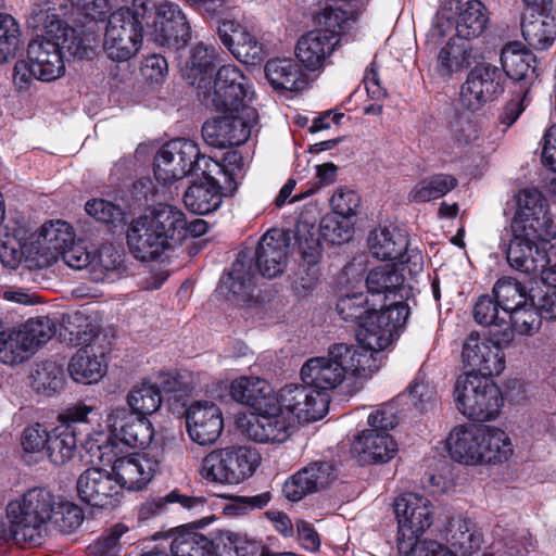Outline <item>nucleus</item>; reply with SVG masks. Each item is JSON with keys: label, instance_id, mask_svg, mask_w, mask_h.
I'll use <instances>...</instances> for the list:
<instances>
[{"label": "nucleus", "instance_id": "nucleus-26", "mask_svg": "<svg viewBox=\"0 0 556 556\" xmlns=\"http://www.w3.org/2000/svg\"><path fill=\"white\" fill-rule=\"evenodd\" d=\"M337 477V470L331 463L313 462L289 478L282 491L288 500L298 502L308 494L327 489Z\"/></svg>", "mask_w": 556, "mask_h": 556}, {"label": "nucleus", "instance_id": "nucleus-4", "mask_svg": "<svg viewBox=\"0 0 556 556\" xmlns=\"http://www.w3.org/2000/svg\"><path fill=\"white\" fill-rule=\"evenodd\" d=\"M379 363L371 354H357L354 345L336 343L329 346L328 355L309 358L301 368V380L312 383L317 390L327 393L345 379L356 378L351 393L358 391Z\"/></svg>", "mask_w": 556, "mask_h": 556}, {"label": "nucleus", "instance_id": "nucleus-39", "mask_svg": "<svg viewBox=\"0 0 556 556\" xmlns=\"http://www.w3.org/2000/svg\"><path fill=\"white\" fill-rule=\"evenodd\" d=\"M265 75L275 89L300 91L306 86L305 75L292 59L269 60L265 65Z\"/></svg>", "mask_w": 556, "mask_h": 556}, {"label": "nucleus", "instance_id": "nucleus-51", "mask_svg": "<svg viewBox=\"0 0 556 556\" xmlns=\"http://www.w3.org/2000/svg\"><path fill=\"white\" fill-rule=\"evenodd\" d=\"M457 186V179L452 175L438 174L422 179L408 193L410 202L422 203L445 195Z\"/></svg>", "mask_w": 556, "mask_h": 556}, {"label": "nucleus", "instance_id": "nucleus-8", "mask_svg": "<svg viewBox=\"0 0 556 556\" xmlns=\"http://www.w3.org/2000/svg\"><path fill=\"white\" fill-rule=\"evenodd\" d=\"M399 522L397 551L401 556H437L443 544L434 540L419 541L433 522V507L428 498L417 493H405L394 502Z\"/></svg>", "mask_w": 556, "mask_h": 556}, {"label": "nucleus", "instance_id": "nucleus-40", "mask_svg": "<svg viewBox=\"0 0 556 556\" xmlns=\"http://www.w3.org/2000/svg\"><path fill=\"white\" fill-rule=\"evenodd\" d=\"M67 369L74 381L92 384L105 375L106 365L102 355L98 356L90 346H85L73 355Z\"/></svg>", "mask_w": 556, "mask_h": 556}, {"label": "nucleus", "instance_id": "nucleus-23", "mask_svg": "<svg viewBox=\"0 0 556 556\" xmlns=\"http://www.w3.org/2000/svg\"><path fill=\"white\" fill-rule=\"evenodd\" d=\"M190 440L201 446L213 445L224 429L220 408L211 401H194L185 410Z\"/></svg>", "mask_w": 556, "mask_h": 556}, {"label": "nucleus", "instance_id": "nucleus-10", "mask_svg": "<svg viewBox=\"0 0 556 556\" xmlns=\"http://www.w3.org/2000/svg\"><path fill=\"white\" fill-rule=\"evenodd\" d=\"M261 462V454L251 446L214 448L202 458L199 475L212 483L239 484L255 473Z\"/></svg>", "mask_w": 556, "mask_h": 556}, {"label": "nucleus", "instance_id": "nucleus-28", "mask_svg": "<svg viewBox=\"0 0 556 556\" xmlns=\"http://www.w3.org/2000/svg\"><path fill=\"white\" fill-rule=\"evenodd\" d=\"M163 540L168 543L170 556H219L223 536L203 535L190 527H179L164 532Z\"/></svg>", "mask_w": 556, "mask_h": 556}, {"label": "nucleus", "instance_id": "nucleus-52", "mask_svg": "<svg viewBox=\"0 0 556 556\" xmlns=\"http://www.w3.org/2000/svg\"><path fill=\"white\" fill-rule=\"evenodd\" d=\"M26 341L20 327L0 330V361L3 364L16 365L28 359L33 352Z\"/></svg>", "mask_w": 556, "mask_h": 556}, {"label": "nucleus", "instance_id": "nucleus-53", "mask_svg": "<svg viewBox=\"0 0 556 556\" xmlns=\"http://www.w3.org/2000/svg\"><path fill=\"white\" fill-rule=\"evenodd\" d=\"M128 531L124 525L117 523L111 528L108 533L102 534L88 546L90 556H117L118 554H132L128 551L130 542L123 540V535Z\"/></svg>", "mask_w": 556, "mask_h": 556}, {"label": "nucleus", "instance_id": "nucleus-35", "mask_svg": "<svg viewBox=\"0 0 556 556\" xmlns=\"http://www.w3.org/2000/svg\"><path fill=\"white\" fill-rule=\"evenodd\" d=\"M231 397L260 412L270 408V404L277 403V394L271 386L258 377H240L231 382Z\"/></svg>", "mask_w": 556, "mask_h": 556}, {"label": "nucleus", "instance_id": "nucleus-11", "mask_svg": "<svg viewBox=\"0 0 556 556\" xmlns=\"http://www.w3.org/2000/svg\"><path fill=\"white\" fill-rule=\"evenodd\" d=\"M371 306L372 312H368L356 330L359 346H355V349L357 354H371L380 365L381 361L376 356L392 342L396 330L406 323L409 308L406 303L395 301L388 307L381 305L377 309L375 299H372Z\"/></svg>", "mask_w": 556, "mask_h": 556}, {"label": "nucleus", "instance_id": "nucleus-61", "mask_svg": "<svg viewBox=\"0 0 556 556\" xmlns=\"http://www.w3.org/2000/svg\"><path fill=\"white\" fill-rule=\"evenodd\" d=\"M20 329L33 354L35 351L46 344L55 333V324L48 316H38L29 318L25 324L20 326Z\"/></svg>", "mask_w": 556, "mask_h": 556}, {"label": "nucleus", "instance_id": "nucleus-2", "mask_svg": "<svg viewBox=\"0 0 556 556\" xmlns=\"http://www.w3.org/2000/svg\"><path fill=\"white\" fill-rule=\"evenodd\" d=\"M315 218L301 213L293 228H273L265 232L255 250L254 267L265 278L280 276L287 266L291 241L298 247L302 260L309 266L316 265L321 257V243L315 232Z\"/></svg>", "mask_w": 556, "mask_h": 556}, {"label": "nucleus", "instance_id": "nucleus-27", "mask_svg": "<svg viewBox=\"0 0 556 556\" xmlns=\"http://www.w3.org/2000/svg\"><path fill=\"white\" fill-rule=\"evenodd\" d=\"M270 406L273 407L260 410L257 416L248 422V437L258 443H283L290 437L294 418L286 413L278 402Z\"/></svg>", "mask_w": 556, "mask_h": 556}, {"label": "nucleus", "instance_id": "nucleus-56", "mask_svg": "<svg viewBox=\"0 0 556 556\" xmlns=\"http://www.w3.org/2000/svg\"><path fill=\"white\" fill-rule=\"evenodd\" d=\"M507 317L494 295H481L473 306L475 320L481 326L490 327V330L504 329L505 326H509Z\"/></svg>", "mask_w": 556, "mask_h": 556}, {"label": "nucleus", "instance_id": "nucleus-3", "mask_svg": "<svg viewBox=\"0 0 556 556\" xmlns=\"http://www.w3.org/2000/svg\"><path fill=\"white\" fill-rule=\"evenodd\" d=\"M83 40L75 28L64 29L56 38L36 37L27 48V60H20L13 68L12 80L20 90L29 88L34 79L51 81L63 75V54L80 55Z\"/></svg>", "mask_w": 556, "mask_h": 556}, {"label": "nucleus", "instance_id": "nucleus-63", "mask_svg": "<svg viewBox=\"0 0 556 556\" xmlns=\"http://www.w3.org/2000/svg\"><path fill=\"white\" fill-rule=\"evenodd\" d=\"M50 432L43 426L36 424L27 427L22 434L23 458L27 464L38 462L45 456Z\"/></svg>", "mask_w": 556, "mask_h": 556}, {"label": "nucleus", "instance_id": "nucleus-38", "mask_svg": "<svg viewBox=\"0 0 556 556\" xmlns=\"http://www.w3.org/2000/svg\"><path fill=\"white\" fill-rule=\"evenodd\" d=\"M215 53L214 47L204 43H198L191 49L190 59L182 71V76L189 85L198 89L210 85L215 67Z\"/></svg>", "mask_w": 556, "mask_h": 556}, {"label": "nucleus", "instance_id": "nucleus-42", "mask_svg": "<svg viewBox=\"0 0 556 556\" xmlns=\"http://www.w3.org/2000/svg\"><path fill=\"white\" fill-rule=\"evenodd\" d=\"M521 30L529 46L538 50L547 49L556 38V16L532 13L522 20Z\"/></svg>", "mask_w": 556, "mask_h": 556}, {"label": "nucleus", "instance_id": "nucleus-31", "mask_svg": "<svg viewBox=\"0 0 556 556\" xmlns=\"http://www.w3.org/2000/svg\"><path fill=\"white\" fill-rule=\"evenodd\" d=\"M73 240L72 227L66 222L55 220L43 224L37 240L39 255L37 265L48 267L54 264Z\"/></svg>", "mask_w": 556, "mask_h": 556}, {"label": "nucleus", "instance_id": "nucleus-32", "mask_svg": "<svg viewBox=\"0 0 556 556\" xmlns=\"http://www.w3.org/2000/svg\"><path fill=\"white\" fill-rule=\"evenodd\" d=\"M155 466L144 455L132 454L115 459L111 470L125 493V490H142L151 481Z\"/></svg>", "mask_w": 556, "mask_h": 556}, {"label": "nucleus", "instance_id": "nucleus-64", "mask_svg": "<svg viewBox=\"0 0 556 556\" xmlns=\"http://www.w3.org/2000/svg\"><path fill=\"white\" fill-rule=\"evenodd\" d=\"M20 25L8 14L0 13V64L14 58L20 43Z\"/></svg>", "mask_w": 556, "mask_h": 556}, {"label": "nucleus", "instance_id": "nucleus-45", "mask_svg": "<svg viewBox=\"0 0 556 556\" xmlns=\"http://www.w3.org/2000/svg\"><path fill=\"white\" fill-rule=\"evenodd\" d=\"M472 63H475L472 49L459 37L450 39L438 55V68L444 76L465 71Z\"/></svg>", "mask_w": 556, "mask_h": 556}, {"label": "nucleus", "instance_id": "nucleus-13", "mask_svg": "<svg viewBox=\"0 0 556 556\" xmlns=\"http://www.w3.org/2000/svg\"><path fill=\"white\" fill-rule=\"evenodd\" d=\"M514 340L509 326L504 329L490 330L489 339H481L476 332L469 334L463 345V362L481 376L500 375L505 368L503 349Z\"/></svg>", "mask_w": 556, "mask_h": 556}, {"label": "nucleus", "instance_id": "nucleus-1", "mask_svg": "<svg viewBox=\"0 0 556 556\" xmlns=\"http://www.w3.org/2000/svg\"><path fill=\"white\" fill-rule=\"evenodd\" d=\"M206 230L205 220L195 218L187 222L181 211L172 205H160L131 222L127 231V243L136 258L143 262L154 261L188 235L200 237Z\"/></svg>", "mask_w": 556, "mask_h": 556}, {"label": "nucleus", "instance_id": "nucleus-37", "mask_svg": "<svg viewBox=\"0 0 556 556\" xmlns=\"http://www.w3.org/2000/svg\"><path fill=\"white\" fill-rule=\"evenodd\" d=\"M479 432L480 427L473 425L454 427L446 439L451 458L466 465L479 464Z\"/></svg>", "mask_w": 556, "mask_h": 556}, {"label": "nucleus", "instance_id": "nucleus-21", "mask_svg": "<svg viewBox=\"0 0 556 556\" xmlns=\"http://www.w3.org/2000/svg\"><path fill=\"white\" fill-rule=\"evenodd\" d=\"M538 241L548 244L549 250H556V237L545 238L539 232L527 235V231H514V237L506 251L509 265L529 275L543 271L548 264L546 247L540 248Z\"/></svg>", "mask_w": 556, "mask_h": 556}, {"label": "nucleus", "instance_id": "nucleus-62", "mask_svg": "<svg viewBox=\"0 0 556 556\" xmlns=\"http://www.w3.org/2000/svg\"><path fill=\"white\" fill-rule=\"evenodd\" d=\"M500 71L496 66L490 64H482L475 66L470 71L465 84H470L473 90L483 91V96L493 99L494 96L502 91L498 83Z\"/></svg>", "mask_w": 556, "mask_h": 556}, {"label": "nucleus", "instance_id": "nucleus-46", "mask_svg": "<svg viewBox=\"0 0 556 556\" xmlns=\"http://www.w3.org/2000/svg\"><path fill=\"white\" fill-rule=\"evenodd\" d=\"M479 437V464L502 463L511 455V444L503 430L480 427Z\"/></svg>", "mask_w": 556, "mask_h": 556}, {"label": "nucleus", "instance_id": "nucleus-54", "mask_svg": "<svg viewBox=\"0 0 556 556\" xmlns=\"http://www.w3.org/2000/svg\"><path fill=\"white\" fill-rule=\"evenodd\" d=\"M63 370L51 361L36 365L30 375L31 388L41 394L53 395L63 388Z\"/></svg>", "mask_w": 556, "mask_h": 556}, {"label": "nucleus", "instance_id": "nucleus-36", "mask_svg": "<svg viewBox=\"0 0 556 556\" xmlns=\"http://www.w3.org/2000/svg\"><path fill=\"white\" fill-rule=\"evenodd\" d=\"M365 429L356 437L352 451L364 463H387L397 451L396 443L389 433Z\"/></svg>", "mask_w": 556, "mask_h": 556}, {"label": "nucleus", "instance_id": "nucleus-34", "mask_svg": "<svg viewBox=\"0 0 556 556\" xmlns=\"http://www.w3.org/2000/svg\"><path fill=\"white\" fill-rule=\"evenodd\" d=\"M501 63L506 75L518 81H525L520 87L529 89V84L534 80L536 74L535 55L519 41L508 42L501 53Z\"/></svg>", "mask_w": 556, "mask_h": 556}, {"label": "nucleus", "instance_id": "nucleus-29", "mask_svg": "<svg viewBox=\"0 0 556 556\" xmlns=\"http://www.w3.org/2000/svg\"><path fill=\"white\" fill-rule=\"evenodd\" d=\"M217 34L224 46L240 62L254 65L264 60L263 45L235 21H224L218 26Z\"/></svg>", "mask_w": 556, "mask_h": 556}, {"label": "nucleus", "instance_id": "nucleus-14", "mask_svg": "<svg viewBox=\"0 0 556 556\" xmlns=\"http://www.w3.org/2000/svg\"><path fill=\"white\" fill-rule=\"evenodd\" d=\"M453 18H456L457 37L469 40L484 33L489 24V12L481 0H443L433 20L432 35L444 36Z\"/></svg>", "mask_w": 556, "mask_h": 556}, {"label": "nucleus", "instance_id": "nucleus-17", "mask_svg": "<svg viewBox=\"0 0 556 556\" xmlns=\"http://www.w3.org/2000/svg\"><path fill=\"white\" fill-rule=\"evenodd\" d=\"M252 97L249 78L239 67L232 64L219 67L210 94L211 103L217 111L233 113L253 109L248 104Z\"/></svg>", "mask_w": 556, "mask_h": 556}, {"label": "nucleus", "instance_id": "nucleus-49", "mask_svg": "<svg viewBox=\"0 0 556 556\" xmlns=\"http://www.w3.org/2000/svg\"><path fill=\"white\" fill-rule=\"evenodd\" d=\"M492 294L502 305L504 315H509V312L517 307L528 304L532 293L516 278L502 277L500 278L493 289Z\"/></svg>", "mask_w": 556, "mask_h": 556}, {"label": "nucleus", "instance_id": "nucleus-16", "mask_svg": "<svg viewBox=\"0 0 556 556\" xmlns=\"http://www.w3.org/2000/svg\"><path fill=\"white\" fill-rule=\"evenodd\" d=\"M76 491L83 503L104 510L118 507L124 498V492L112 470L99 467L87 468L79 475Z\"/></svg>", "mask_w": 556, "mask_h": 556}, {"label": "nucleus", "instance_id": "nucleus-22", "mask_svg": "<svg viewBox=\"0 0 556 556\" xmlns=\"http://www.w3.org/2000/svg\"><path fill=\"white\" fill-rule=\"evenodd\" d=\"M517 216L514 218L513 231L539 232L545 238L556 237V225L545 210V202L536 189H523L516 195Z\"/></svg>", "mask_w": 556, "mask_h": 556}, {"label": "nucleus", "instance_id": "nucleus-25", "mask_svg": "<svg viewBox=\"0 0 556 556\" xmlns=\"http://www.w3.org/2000/svg\"><path fill=\"white\" fill-rule=\"evenodd\" d=\"M111 435L131 448H146L150 445L154 431L147 417L130 413L125 407H112L106 415Z\"/></svg>", "mask_w": 556, "mask_h": 556}, {"label": "nucleus", "instance_id": "nucleus-18", "mask_svg": "<svg viewBox=\"0 0 556 556\" xmlns=\"http://www.w3.org/2000/svg\"><path fill=\"white\" fill-rule=\"evenodd\" d=\"M277 400L280 407L299 422L319 420L328 412V394L303 381L282 387L277 393Z\"/></svg>", "mask_w": 556, "mask_h": 556}, {"label": "nucleus", "instance_id": "nucleus-15", "mask_svg": "<svg viewBox=\"0 0 556 556\" xmlns=\"http://www.w3.org/2000/svg\"><path fill=\"white\" fill-rule=\"evenodd\" d=\"M224 115L206 121L202 126L203 140L213 148L226 149L244 143L256 125L258 114L255 109L241 112H224Z\"/></svg>", "mask_w": 556, "mask_h": 556}, {"label": "nucleus", "instance_id": "nucleus-30", "mask_svg": "<svg viewBox=\"0 0 556 556\" xmlns=\"http://www.w3.org/2000/svg\"><path fill=\"white\" fill-rule=\"evenodd\" d=\"M403 270L396 267V264H386L371 269L366 279L368 292L372 298L381 296L379 300L381 305L388 307L389 304L395 301L405 303L404 299L407 295L404 287Z\"/></svg>", "mask_w": 556, "mask_h": 556}, {"label": "nucleus", "instance_id": "nucleus-58", "mask_svg": "<svg viewBox=\"0 0 556 556\" xmlns=\"http://www.w3.org/2000/svg\"><path fill=\"white\" fill-rule=\"evenodd\" d=\"M85 518L83 509L71 502H56L49 525L63 534L75 532Z\"/></svg>", "mask_w": 556, "mask_h": 556}, {"label": "nucleus", "instance_id": "nucleus-60", "mask_svg": "<svg viewBox=\"0 0 556 556\" xmlns=\"http://www.w3.org/2000/svg\"><path fill=\"white\" fill-rule=\"evenodd\" d=\"M507 323L514 334L518 332L523 336H532L541 328L542 316H540L532 301H529L528 304L509 312Z\"/></svg>", "mask_w": 556, "mask_h": 556}, {"label": "nucleus", "instance_id": "nucleus-6", "mask_svg": "<svg viewBox=\"0 0 556 556\" xmlns=\"http://www.w3.org/2000/svg\"><path fill=\"white\" fill-rule=\"evenodd\" d=\"M55 509L54 495L45 488H33L7 506L11 540L22 547L37 546L48 534V526Z\"/></svg>", "mask_w": 556, "mask_h": 556}, {"label": "nucleus", "instance_id": "nucleus-33", "mask_svg": "<svg viewBox=\"0 0 556 556\" xmlns=\"http://www.w3.org/2000/svg\"><path fill=\"white\" fill-rule=\"evenodd\" d=\"M338 43L333 35L312 30L298 40L295 55L307 70L316 71L324 66Z\"/></svg>", "mask_w": 556, "mask_h": 556}, {"label": "nucleus", "instance_id": "nucleus-19", "mask_svg": "<svg viewBox=\"0 0 556 556\" xmlns=\"http://www.w3.org/2000/svg\"><path fill=\"white\" fill-rule=\"evenodd\" d=\"M368 247L371 254L381 261H400L402 270L407 268L409 274L422 270V255L417 251L408 253L407 235L393 228H377L368 236Z\"/></svg>", "mask_w": 556, "mask_h": 556}, {"label": "nucleus", "instance_id": "nucleus-57", "mask_svg": "<svg viewBox=\"0 0 556 556\" xmlns=\"http://www.w3.org/2000/svg\"><path fill=\"white\" fill-rule=\"evenodd\" d=\"M179 503L187 509L203 507L205 504L204 497L186 496L177 491H173L165 496L153 497L147 500L140 507V517L143 519L151 518L164 511L167 504Z\"/></svg>", "mask_w": 556, "mask_h": 556}, {"label": "nucleus", "instance_id": "nucleus-59", "mask_svg": "<svg viewBox=\"0 0 556 556\" xmlns=\"http://www.w3.org/2000/svg\"><path fill=\"white\" fill-rule=\"evenodd\" d=\"M220 545L224 546L223 553H235L237 556H296L292 552L270 553L261 542L249 540L239 534L223 536Z\"/></svg>", "mask_w": 556, "mask_h": 556}, {"label": "nucleus", "instance_id": "nucleus-43", "mask_svg": "<svg viewBox=\"0 0 556 556\" xmlns=\"http://www.w3.org/2000/svg\"><path fill=\"white\" fill-rule=\"evenodd\" d=\"M76 448V427L72 424H61L50 431L45 456L52 464L62 466L73 459Z\"/></svg>", "mask_w": 556, "mask_h": 556}, {"label": "nucleus", "instance_id": "nucleus-12", "mask_svg": "<svg viewBox=\"0 0 556 556\" xmlns=\"http://www.w3.org/2000/svg\"><path fill=\"white\" fill-rule=\"evenodd\" d=\"M455 400L459 412L478 422L495 419L503 404L500 389L473 372L457 379Z\"/></svg>", "mask_w": 556, "mask_h": 556}, {"label": "nucleus", "instance_id": "nucleus-50", "mask_svg": "<svg viewBox=\"0 0 556 556\" xmlns=\"http://www.w3.org/2000/svg\"><path fill=\"white\" fill-rule=\"evenodd\" d=\"M163 397L155 380H146L135 386L127 395V403L131 408L130 413L146 417L155 413Z\"/></svg>", "mask_w": 556, "mask_h": 556}, {"label": "nucleus", "instance_id": "nucleus-48", "mask_svg": "<svg viewBox=\"0 0 556 556\" xmlns=\"http://www.w3.org/2000/svg\"><path fill=\"white\" fill-rule=\"evenodd\" d=\"M27 24L42 34L37 37L56 38L64 29L72 28L65 24L50 2L35 4L29 13Z\"/></svg>", "mask_w": 556, "mask_h": 556}, {"label": "nucleus", "instance_id": "nucleus-7", "mask_svg": "<svg viewBox=\"0 0 556 556\" xmlns=\"http://www.w3.org/2000/svg\"><path fill=\"white\" fill-rule=\"evenodd\" d=\"M55 509L54 495L45 488H33L7 506L11 540L22 547L37 546L48 534V526Z\"/></svg>", "mask_w": 556, "mask_h": 556}, {"label": "nucleus", "instance_id": "nucleus-47", "mask_svg": "<svg viewBox=\"0 0 556 556\" xmlns=\"http://www.w3.org/2000/svg\"><path fill=\"white\" fill-rule=\"evenodd\" d=\"M124 255L111 243L102 244L91 264V278L99 281H114L125 270Z\"/></svg>", "mask_w": 556, "mask_h": 556}, {"label": "nucleus", "instance_id": "nucleus-20", "mask_svg": "<svg viewBox=\"0 0 556 556\" xmlns=\"http://www.w3.org/2000/svg\"><path fill=\"white\" fill-rule=\"evenodd\" d=\"M147 35L160 46L179 49L191 38V28L181 9L173 2H154Z\"/></svg>", "mask_w": 556, "mask_h": 556}, {"label": "nucleus", "instance_id": "nucleus-55", "mask_svg": "<svg viewBox=\"0 0 556 556\" xmlns=\"http://www.w3.org/2000/svg\"><path fill=\"white\" fill-rule=\"evenodd\" d=\"M303 213H308L309 216L317 220V218L312 215L309 211H304ZM316 224L317 222H315V225ZM315 232L317 238L320 236L324 240L332 244H341L348 242L351 239L353 229L348 218L339 214L331 213L325 215L320 219L319 228L317 229L315 227ZM318 240L320 241V239Z\"/></svg>", "mask_w": 556, "mask_h": 556}, {"label": "nucleus", "instance_id": "nucleus-24", "mask_svg": "<svg viewBox=\"0 0 556 556\" xmlns=\"http://www.w3.org/2000/svg\"><path fill=\"white\" fill-rule=\"evenodd\" d=\"M201 176L204 180L193 182L185 191L184 203L189 211L205 215L217 210L223 195H231L237 189V184L233 177L230 182L223 174Z\"/></svg>", "mask_w": 556, "mask_h": 556}, {"label": "nucleus", "instance_id": "nucleus-41", "mask_svg": "<svg viewBox=\"0 0 556 556\" xmlns=\"http://www.w3.org/2000/svg\"><path fill=\"white\" fill-rule=\"evenodd\" d=\"M254 277V256L251 250H244L238 254L231 270L223 279L222 288L233 296L244 300L249 295Z\"/></svg>", "mask_w": 556, "mask_h": 556}, {"label": "nucleus", "instance_id": "nucleus-5", "mask_svg": "<svg viewBox=\"0 0 556 556\" xmlns=\"http://www.w3.org/2000/svg\"><path fill=\"white\" fill-rule=\"evenodd\" d=\"M153 9V0H134L130 8H122L109 16L102 43L108 59L126 62L139 52Z\"/></svg>", "mask_w": 556, "mask_h": 556}, {"label": "nucleus", "instance_id": "nucleus-9", "mask_svg": "<svg viewBox=\"0 0 556 556\" xmlns=\"http://www.w3.org/2000/svg\"><path fill=\"white\" fill-rule=\"evenodd\" d=\"M223 174L232 181V173L222 163L201 154L199 146L189 139L166 142L154 159V176L163 185H170L187 175Z\"/></svg>", "mask_w": 556, "mask_h": 556}, {"label": "nucleus", "instance_id": "nucleus-44", "mask_svg": "<svg viewBox=\"0 0 556 556\" xmlns=\"http://www.w3.org/2000/svg\"><path fill=\"white\" fill-rule=\"evenodd\" d=\"M154 380L161 394H167L169 401L182 402V407L187 405V397L193 393L198 384L194 374L188 370L160 371L154 376Z\"/></svg>", "mask_w": 556, "mask_h": 556}]
</instances>
